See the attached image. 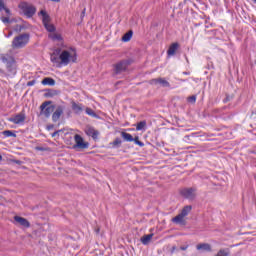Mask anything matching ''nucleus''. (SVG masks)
<instances>
[{
	"mask_svg": "<svg viewBox=\"0 0 256 256\" xmlns=\"http://www.w3.org/2000/svg\"><path fill=\"white\" fill-rule=\"evenodd\" d=\"M14 221L18 223L19 225H22V227H30L29 221L27 219L20 217V216H15Z\"/></svg>",
	"mask_w": 256,
	"mask_h": 256,
	"instance_id": "nucleus-10",
	"label": "nucleus"
},
{
	"mask_svg": "<svg viewBox=\"0 0 256 256\" xmlns=\"http://www.w3.org/2000/svg\"><path fill=\"white\" fill-rule=\"evenodd\" d=\"M215 256H229V249H220Z\"/></svg>",
	"mask_w": 256,
	"mask_h": 256,
	"instance_id": "nucleus-28",
	"label": "nucleus"
},
{
	"mask_svg": "<svg viewBox=\"0 0 256 256\" xmlns=\"http://www.w3.org/2000/svg\"><path fill=\"white\" fill-rule=\"evenodd\" d=\"M82 15H85V9L83 10Z\"/></svg>",
	"mask_w": 256,
	"mask_h": 256,
	"instance_id": "nucleus-41",
	"label": "nucleus"
},
{
	"mask_svg": "<svg viewBox=\"0 0 256 256\" xmlns=\"http://www.w3.org/2000/svg\"><path fill=\"white\" fill-rule=\"evenodd\" d=\"M86 134L89 137H92L93 139H97V137L99 136V132L95 130L93 127L86 128Z\"/></svg>",
	"mask_w": 256,
	"mask_h": 256,
	"instance_id": "nucleus-13",
	"label": "nucleus"
},
{
	"mask_svg": "<svg viewBox=\"0 0 256 256\" xmlns=\"http://www.w3.org/2000/svg\"><path fill=\"white\" fill-rule=\"evenodd\" d=\"M0 161H3V156L0 155Z\"/></svg>",
	"mask_w": 256,
	"mask_h": 256,
	"instance_id": "nucleus-39",
	"label": "nucleus"
},
{
	"mask_svg": "<svg viewBox=\"0 0 256 256\" xmlns=\"http://www.w3.org/2000/svg\"><path fill=\"white\" fill-rule=\"evenodd\" d=\"M11 35H13V32H10V33L8 34V37H11Z\"/></svg>",
	"mask_w": 256,
	"mask_h": 256,
	"instance_id": "nucleus-38",
	"label": "nucleus"
},
{
	"mask_svg": "<svg viewBox=\"0 0 256 256\" xmlns=\"http://www.w3.org/2000/svg\"><path fill=\"white\" fill-rule=\"evenodd\" d=\"M131 37H133V31H129L126 34H124V36L122 37V41H124V43H127L131 41Z\"/></svg>",
	"mask_w": 256,
	"mask_h": 256,
	"instance_id": "nucleus-22",
	"label": "nucleus"
},
{
	"mask_svg": "<svg viewBox=\"0 0 256 256\" xmlns=\"http://www.w3.org/2000/svg\"><path fill=\"white\" fill-rule=\"evenodd\" d=\"M51 1H54V3H59V1L61 0H51Z\"/></svg>",
	"mask_w": 256,
	"mask_h": 256,
	"instance_id": "nucleus-36",
	"label": "nucleus"
},
{
	"mask_svg": "<svg viewBox=\"0 0 256 256\" xmlns=\"http://www.w3.org/2000/svg\"><path fill=\"white\" fill-rule=\"evenodd\" d=\"M195 188H184L181 190L182 197H185V199H189L190 201H193L195 199Z\"/></svg>",
	"mask_w": 256,
	"mask_h": 256,
	"instance_id": "nucleus-8",
	"label": "nucleus"
},
{
	"mask_svg": "<svg viewBox=\"0 0 256 256\" xmlns=\"http://www.w3.org/2000/svg\"><path fill=\"white\" fill-rule=\"evenodd\" d=\"M57 135V132H54L53 134H52V137H55Z\"/></svg>",
	"mask_w": 256,
	"mask_h": 256,
	"instance_id": "nucleus-37",
	"label": "nucleus"
},
{
	"mask_svg": "<svg viewBox=\"0 0 256 256\" xmlns=\"http://www.w3.org/2000/svg\"><path fill=\"white\" fill-rule=\"evenodd\" d=\"M5 11L6 15H11V10L9 8L5 7V2L3 0H0V12Z\"/></svg>",
	"mask_w": 256,
	"mask_h": 256,
	"instance_id": "nucleus-21",
	"label": "nucleus"
},
{
	"mask_svg": "<svg viewBox=\"0 0 256 256\" xmlns=\"http://www.w3.org/2000/svg\"><path fill=\"white\" fill-rule=\"evenodd\" d=\"M172 222L176 223L177 225H185V216L178 214L176 217L172 218Z\"/></svg>",
	"mask_w": 256,
	"mask_h": 256,
	"instance_id": "nucleus-15",
	"label": "nucleus"
},
{
	"mask_svg": "<svg viewBox=\"0 0 256 256\" xmlns=\"http://www.w3.org/2000/svg\"><path fill=\"white\" fill-rule=\"evenodd\" d=\"M72 109L74 113L79 114V113H82L84 107L82 106V104H77L75 102H72Z\"/></svg>",
	"mask_w": 256,
	"mask_h": 256,
	"instance_id": "nucleus-18",
	"label": "nucleus"
},
{
	"mask_svg": "<svg viewBox=\"0 0 256 256\" xmlns=\"http://www.w3.org/2000/svg\"><path fill=\"white\" fill-rule=\"evenodd\" d=\"M74 140H75V145L73 146L74 149H87V147H89V144L86 143L83 140V137H81V135L76 134L74 136Z\"/></svg>",
	"mask_w": 256,
	"mask_h": 256,
	"instance_id": "nucleus-7",
	"label": "nucleus"
},
{
	"mask_svg": "<svg viewBox=\"0 0 256 256\" xmlns=\"http://www.w3.org/2000/svg\"><path fill=\"white\" fill-rule=\"evenodd\" d=\"M191 209H193V207H191V206H185V207L182 209L180 215H181L182 217H187V216L189 215V213H191Z\"/></svg>",
	"mask_w": 256,
	"mask_h": 256,
	"instance_id": "nucleus-20",
	"label": "nucleus"
},
{
	"mask_svg": "<svg viewBox=\"0 0 256 256\" xmlns=\"http://www.w3.org/2000/svg\"><path fill=\"white\" fill-rule=\"evenodd\" d=\"M42 85H49L50 87H53L55 85V80L53 78H44L42 80Z\"/></svg>",
	"mask_w": 256,
	"mask_h": 256,
	"instance_id": "nucleus-19",
	"label": "nucleus"
},
{
	"mask_svg": "<svg viewBox=\"0 0 256 256\" xmlns=\"http://www.w3.org/2000/svg\"><path fill=\"white\" fill-rule=\"evenodd\" d=\"M150 85H155L156 87H170L171 84H169V82L167 80H165L164 78H156V79H152L150 80Z\"/></svg>",
	"mask_w": 256,
	"mask_h": 256,
	"instance_id": "nucleus-9",
	"label": "nucleus"
},
{
	"mask_svg": "<svg viewBox=\"0 0 256 256\" xmlns=\"http://www.w3.org/2000/svg\"><path fill=\"white\" fill-rule=\"evenodd\" d=\"M53 111H55V106L51 105V102H44L40 106V115H43L44 117H51Z\"/></svg>",
	"mask_w": 256,
	"mask_h": 256,
	"instance_id": "nucleus-3",
	"label": "nucleus"
},
{
	"mask_svg": "<svg viewBox=\"0 0 256 256\" xmlns=\"http://www.w3.org/2000/svg\"><path fill=\"white\" fill-rule=\"evenodd\" d=\"M61 115H63V108L58 107L52 114V121H54V123H57V120L61 118Z\"/></svg>",
	"mask_w": 256,
	"mask_h": 256,
	"instance_id": "nucleus-11",
	"label": "nucleus"
},
{
	"mask_svg": "<svg viewBox=\"0 0 256 256\" xmlns=\"http://www.w3.org/2000/svg\"><path fill=\"white\" fill-rule=\"evenodd\" d=\"M184 75H189V73H187V72H184Z\"/></svg>",
	"mask_w": 256,
	"mask_h": 256,
	"instance_id": "nucleus-42",
	"label": "nucleus"
},
{
	"mask_svg": "<svg viewBox=\"0 0 256 256\" xmlns=\"http://www.w3.org/2000/svg\"><path fill=\"white\" fill-rule=\"evenodd\" d=\"M59 53V57L52 54L50 61L57 65V67H67L71 63H77V50L71 46H62L56 50Z\"/></svg>",
	"mask_w": 256,
	"mask_h": 256,
	"instance_id": "nucleus-1",
	"label": "nucleus"
},
{
	"mask_svg": "<svg viewBox=\"0 0 256 256\" xmlns=\"http://www.w3.org/2000/svg\"><path fill=\"white\" fill-rule=\"evenodd\" d=\"M2 135H4V137H17V134L11 130L3 131Z\"/></svg>",
	"mask_w": 256,
	"mask_h": 256,
	"instance_id": "nucleus-27",
	"label": "nucleus"
},
{
	"mask_svg": "<svg viewBox=\"0 0 256 256\" xmlns=\"http://www.w3.org/2000/svg\"><path fill=\"white\" fill-rule=\"evenodd\" d=\"M121 137L124 139V141H133V136L127 132H121Z\"/></svg>",
	"mask_w": 256,
	"mask_h": 256,
	"instance_id": "nucleus-23",
	"label": "nucleus"
},
{
	"mask_svg": "<svg viewBox=\"0 0 256 256\" xmlns=\"http://www.w3.org/2000/svg\"><path fill=\"white\" fill-rule=\"evenodd\" d=\"M252 1H254V3H256V0H252Z\"/></svg>",
	"mask_w": 256,
	"mask_h": 256,
	"instance_id": "nucleus-44",
	"label": "nucleus"
},
{
	"mask_svg": "<svg viewBox=\"0 0 256 256\" xmlns=\"http://www.w3.org/2000/svg\"><path fill=\"white\" fill-rule=\"evenodd\" d=\"M188 247L189 246H181L180 249H181V251H187Z\"/></svg>",
	"mask_w": 256,
	"mask_h": 256,
	"instance_id": "nucleus-35",
	"label": "nucleus"
},
{
	"mask_svg": "<svg viewBox=\"0 0 256 256\" xmlns=\"http://www.w3.org/2000/svg\"><path fill=\"white\" fill-rule=\"evenodd\" d=\"M38 149V151H41V148H37Z\"/></svg>",
	"mask_w": 256,
	"mask_h": 256,
	"instance_id": "nucleus-43",
	"label": "nucleus"
},
{
	"mask_svg": "<svg viewBox=\"0 0 256 256\" xmlns=\"http://www.w3.org/2000/svg\"><path fill=\"white\" fill-rule=\"evenodd\" d=\"M3 23H9V17H1Z\"/></svg>",
	"mask_w": 256,
	"mask_h": 256,
	"instance_id": "nucleus-33",
	"label": "nucleus"
},
{
	"mask_svg": "<svg viewBox=\"0 0 256 256\" xmlns=\"http://www.w3.org/2000/svg\"><path fill=\"white\" fill-rule=\"evenodd\" d=\"M49 38L52 39L53 41H61L63 39V37H61V34H57V33L49 34Z\"/></svg>",
	"mask_w": 256,
	"mask_h": 256,
	"instance_id": "nucleus-24",
	"label": "nucleus"
},
{
	"mask_svg": "<svg viewBox=\"0 0 256 256\" xmlns=\"http://www.w3.org/2000/svg\"><path fill=\"white\" fill-rule=\"evenodd\" d=\"M27 117L25 116V112H20L10 118H8V121L10 123H14V125H23L25 123V119Z\"/></svg>",
	"mask_w": 256,
	"mask_h": 256,
	"instance_id": "nucleus-5",
	"label": "nucleus"
},
{
	"mask_svg": "<svg viewBox=\"0 0 256 256\" xmlns=\"http://www.w3.org/2000/svg\"><path fill=\"white\" fill-rule=\"evenodd\" d=\"M129 60H122L115 64L114 66V72L116 75H119L120 73H123V71H127V67H129Z\"/></svg>",
	"mask_w": 256,
	"mask_h": 256,
	"instance_id": "nucleus-6",
	"label": "nucleus"
},
{
	"mask_svg": "<svg viewBox=\"0 0 256 256\" xmlns=\"http://www.w3.org/2000/svg\"><path fill=\"white\" fill-rule=\"evenodd\" d=\"M147 127L146 121H141L136 125V131H143Z\"/></svg>",
	"mask_w": 256,
	"mask_h": 256,
	"instance_id": "nucleus-25",
	"label": "nucleus"
},
{
	"mask_svg": "<svg viewBox=\"0 0 256 256\" xmlns=\"http://www.w3.org/2000/svg\"><path fill=\"white\" fill-rule=\"evenodd\" d=\"M151 239H153V234L144 235L140 238L142 245H149L151 243Z\"/></svg>",
	"mask_w": 256,
	"mask_h": 256,
	"instance_id": "nucleus-16",
	"label": "nucleus"
},
{
	"mask_svg": "<svg viewBox=\"0 0 256 256\" xmlns=\"http://www.w3.org/2000/svg\"><path fill=\"white\" fill-rule=\"evenodd\" d=\"M198 251H211V244L202 243L196 246Z\"/></svg>",
	"mask_w": 256,
	"mask_h": 256,
	"instance_id": "nucleus-17",
	"label": "nucleus"
},
{
	"mask_svg": "<svg viewBox=\"0 0 256 256\" xmlns=\"http://www.w3.org/2000/svg\"><path fill=\"white\" fill-rule=\"evenodd\" d=\"M39 15L42 16L43 25H47V23H51V17H49V14H47L45 10H41Z\"/></svg>",
	"mask_w": 256,
	"mask_h": 256,
	"instance_id": "nucleus-12",
	"label": "nucleus"
},
{
	"mask_svg": "<svg viewBox=\"0 0 256 256\" xmlns=\"http://www.w3.org/2000/svg\"><path fill=\"white\" fill-rule=\"evenodd\" d=\"M86 114L90 115V117L96 116L95 111H93V109H91V108H86Z\"/></svg>",
	"mask_w": 256,
	"mask_h": 256,
	"instance_id": "nucleus-30",
	"label": "nucleus"
},
{
	"mask_svg": "<svg viewBox=\"0 0 256 256\" xmlns=\"http://www.w3.org/2000/svg\"><path fill=\"white\" fill-rule=\"evenodd\" d=\"M121 143H122V141H121L119 138H116V139L114 140V142H113V145H114V146H119V145H121Z\"/></svg>",
	"mask_w": 256,
	"mask_h": 256,
	"instance_id": "nucleus-32",
	"label": "nucleus"
},
{
	"mask_svg": "<svg viewBox=\"0 0 256 256\" xmlns=\"http://www.w3.org/2000/svg\"><path fill=\"white\" fill-rule=\"evenodd\" d=\"M44 27L49 33H54L55 32V26L51 24V22H48L47 24H44Z\"/></svg>",
	"mask_w": 256,
	"mask_h": 256,
	"instance_id": "nucleus-26",
	"label": "nucleus"
},
{
	"mask_svg": "<svg viewBox=\"0 0 256 256\" xmlns=\"http://www.w3.org/2000/svg\"><path fill=\"white\" fill-rule=\"evenodd\" d=\"M19 7H20V9H22V13H24V15H26V17H33L37 11L35 6H33L31 4H27L25 2L21 3L19 5Z\"/></svg>",
	"mask_w": 256,
	"mask_h": 256,
	"instance_id": "nucleus-4",
	"label": "nucleus"
},
{
	"mask_svg": "<svg viewBox=\"0 0 256 256\" xmlns=\"http://www.w3.org/2000/svg\"><path fill=\"white\" fill-rule=\"evenodd\" d=\"M177 49H179V43H173L170 45L167 54L171 57L177 53Z\"/></svg>",
	"mask_w": 256,
	"mask_h": 256,
	"instance_id": "nucleus-14",
	"label": "nucleus"
},
{
	"mask_svg": "<svg viewBox=\"0 0 256 256\" xmlns=\"http://www.w3.org/2000/svg\"><path fill=\"white\" fill-rule=\"evenodd\" d=\"M133 141H134L135 145H138L139 147L145 146V144L143 142L139 141V137L133 138Z\"/></svg>",
	"mask_w": 256,
	"mask_h": 256,
	"instance_id": "nucleus-29",
	"label": "nucleus"
},
{
	"mask_svg": "<svg viewBox=\"0 0 256 256\" xmlns=\"http://www.w3.org/2000/svg\"><path fill=\"white\" fill-rule=\"evenodd\" d=\"M29 43V35L28 34H20L19 36L15 37L12 41V48L13 49H23L25 45Z\"/></svg>",
	"mask_w": 256,
	"mask_h": 256,
	"instance_id": "nucleus-2",
	"label": "nucleus"
},
{
	"mask_svg": "<svg viewBox=\"0 0 256 256\" xmlns=\"http://www.w3.org/2000/svg\"><path fill=\"white\" fill-rule=\"evenodd\" d=\"M174 252H175V247L172 248V253H174Z\"/></svg>",
	"mask_w": 256,
	"mask_h": 256,
	"instance_id": "nucleus-40",
	"label": "nucleus"
},
{
	"mask_svg": "<svg viewBox=\"0 0 256 256\" xmlns=\"http://www.w3.org/2000/svg\"><path fill=\"white\" fill-rule=\"evenodd\" d=\"M27 85L28 87H33V85H35V80L29 81Z\"/></svg>",
	"mask_w": 256,
	"mask_h": 256,
	"instance_id": "nucleus-34",
	"label": "nucleus"
},
{
	"mask_svg": "<svg viewBox=\"0 0 256 256\" xmlns=\"http://www.w3.org/2000/svg\"><path fill=\"white\" fill-rule=\"evenodd\" d=\"M188 101H189V103H195V101H197V96H190L188 98Z\"/></svg>",
	"mask_w": 256,
	"mask_h": 256,
	"instance_id": "nucleus-31",
	"label": "nucleus"
}]
</instances>
